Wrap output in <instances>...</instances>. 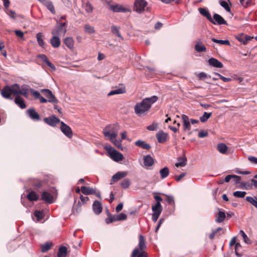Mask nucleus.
<instances>
[{
  "mask_svg": "<svg viewBox=\"0 0 257 257\" xmlns=\"http://www.w3.org/2000/svg\"><path fill=\"white\" fill-rule=\"evenodd\" d=\"M246 200L251 203L253 206L257 208V198H253L250 196H247L245 198Z\"/></svg>",
  "mask_w": 257,
  "mask_h": 257,
  "instance_id": "nucleus-43",
  "label": "nucleus"
},
{
  "mask_svg": "<svg viewBox=\"0 0 257 257\" xmlns=\"http://www.w3.org/2000/svg\"><path fill=\"white\" fill-rule=\"evenodd\" d=\"M44 121L50 126H55L58 123L60 122V120L55 115H52L49 117H45Z\"/></svg>",
  "mask_w": 257,
  "mask_h": 257,
  "instance_id": "nucleus-11",
  "label": "nucleus"
},
{
  "mask_svg": "<svg viewBox=\"0 0 257 257\" xmlns=\"http://www.w3.org/2000/svg\"><path fill=\"white\" fill-rule=\"evenodd\" d=\"M66 32V23H61L57 26L52 31L53 35H60L61 34L64 35Z\"/></svg>",
  "mask_w": 257,
  "mask_h": 257,
  "instance_id": "nucleus-10",
  "label": "nucleus"
},
{
  "mask_svg": "<svg viewBox=\"0 0 257 257\" xmlns=\"http://www.w3.org/2000/svg\"><path fill=\"white\" fill-rule=\"evenodd\" d=\"M64 43L66 46L70 49H72L74 47V41L71 37L66 38L64 39Z\"/></svg>",
  "mask_w": 257,
  "mask_h": 257,
  "instance_id": "nucleus-31",
  "label": "nucleus"
},
{
  "mask_svg": "<svg viewBox=\"0 0 257 257\" xmlns=\"http://www.w3.org/2000/svg\"><path fill=\"white\" fill-rule=\"evenodd\" d=\"M15 34L17 36L20 37L21 39H24V33L20 30H16L15 31Z\"/></svg>",
  "mask_w": 257,
  "mask_h": 257,
  "instance_id": "nucleus-59",
  "label": "nucleus"
},
{
  "mask_svg": "<svg viewBox=\"0 0 257 257\" xmlns=\"http://www.w3.org/2000/svg\"><path fill=\"white\" fill-rule=\"evenodd\" d=\"M214 22H215L214 25L218 24L219 25H227L226 21L219 15L217 14H215L213 15V19Z\"/></svg>",
  "mask_w": 257,
  "mask_h": 257,
  "instance_id": "nucleus-18",
  "label": "nucleus"
},
{
  "mask_svg": "<svg viewBox=\"0 0 257 257\" xmlns=\"http://www.w3.org/2000/svg\"><path fill=\"white\" fill-rule=\"evenodd\" d=\"M148 5V2L145 0H135L134 10L139 14L143 13L145 8Z\"/></svg>",
  "mask_w": 257,
  "mask_h": 257,
  "instance_id": "nucleus-6",
  "label": "nucleus"
},
{
  "mask_svg": "<svg viewBox=\"0 0 257 257\" xmlns=\"http://www.w3.org/2000/svg\"><path fill=\"white\" fill-rule=\"evenodd\" d=\"M29 89L26 85H23L21 87L18 84H14L10 86H5L1 90V93L2 96L8 99L12 100L11 95H22L25 97H28Z\"/></svg>",
  "mask_w": 257,
  "mask_h": 257,
  "instance_id": "nucleus-1",
  "label": "nucleus"
},
{
  "mask_svg": "<svg viewBox=\"0 0 257 257\" xmlns=\"http://www.w3.org/2000/svg\"><path fill=\"white\" fill-rule=\"evenodd\" d=\"M53 244L51 242H46L41 245V251L43 252H46L49 250L52 246Z\"/></svg>",
  "mask_w": 257,
  "mask_h": 257,
  "instance_id": "nucleus-40",
  "label": "nucleus"
},
{
  "mask_svg": "<svg viewBox=\"0 0 257 257\" xmlns=\"http://www.w3.org/2000/svg\"><path fill=\"white\" fill-rule=\"evenodd\" d=\"M84 30L86 33L88 34H93L95 33L94 27L91 26L89 24H86L85 25Z\"/></svg>",
  "mask_w": 257,
  "mask_h": 257,
  "instance_id": "nucleus-45",
  "label": "nucleus"
},
{
  "mask_svg": "<svg viewBox=\"0 0 257 257\" xmlns=\"http://www.w3.org/2000/svg\"><path fill=\"white\" fill-rule=\"evenodd\" d=\"M239 233L242 236L243 240L246 243H250L249 239L248 238L247 236L243 230H240Z\"/></svg>",
  "mask_w": 257,
  "mask_h": 257,
  "instance_id": "nucleus-50",
  "label": "nucleus"
},
{
  "mask_svg": "<svg viewBox=\"0 0 257 257\" xmlns=\"http://www.w3.org/2000/svg\"><path fill=\"white\" fill-rule=\"evenodd\" d=\"M41 199L48 203H52L53 202V196L50 193L44 191L42 194Z\"/></svg>",
  "mask_w": 257,
  "mask_h": 257,
  "instance_id": "nucleus-16",
  "label": "nucleus"
},
{
  "mask_svg": "<svg viewBox=\"0 0 257 257\" xmlns=\"http://www.w3.org/2000/svg\"><path fill=\"white\" fill-rule=\"evenodd\" d=\"M182 119L183 122L184 131H190L191 130V124L188 116L185 114H183L182 115Z\"/></svg>",
  "mask_w": 257,
  "mask_h": 257,
  "instance_id": "nucleus-21",
  "label": "nucleus"
},
{
  "mask_svg": "<svg viewBox=\"0 0 257 257\" xmlns=\"http://www.w3.org/2000/svg\"><path fill=\"white\" fill-rule=\"evenodd\" d=\"M14 101L21 108L24 109L26 107L24 99L19 95H16Z\"/></svg>",
  "mask_w": 257,
  "mask_h": 257,
  "instance_id": "nucleus-24",
  "label": "nucleus"
},
{
  "mask_svg": "<svg viewBox=\"0 0 257 257\" xmlns=\"http://www.w3.org/2000/svg\"><path fill=\"white\" fill-rule=\"evenodd\" d=\"M157 126H158L157 123L154 122L152 123V124L148 125L147 127V129L149 131H155L157 130Z\"/></svg>",
  "mask_w": 257,
  "mask_h": 257,
  "instance_id": "nucleus-51",
  "label": "nucleus"
},
{
  "mask_svg": "<svg viewBox=\"0 0 257 257\" xmlns=\"http://www.w3.org/2000/svg\"><path fill=\"white\" fill-rule=\"evenodd\" d=\"M109 126H107L103 131V133L105 137H108L111 142L119 149L122 150L121 146V141L120 140H117L116 138L117 137V133H111L109 130Z\"/></svg>",
  "mask_w": 257,
  "mask_h": 257,
  "instance_id": "nucleus-4",
  "label": "nucleus"
},
{
  "mask_svg": "<svg viewBox=\"0 0 257 257\" xmlns=\"http://www.w3.org/2000/svg\"><path fill=\"white\" fill-rule=\"evenodd\" d=\"M135 145L142 149L149 150L151 148V146L149 144L146 143L144 141L138 140L135 143Z\"/></svg>",
  "mask_w": 257,
  "mask_h": 257,
  "instance_id": "nucleus-29",
  "label": "nucleus"
},
{
  "mask_svg": "<svg viewBox=\"0 0 257 257\" xmlns=\"http://www.w3.org/2000/svg\"><path fill=\"white\" fill-rule=\"evenodd\" d=\"M152 209L154 213H161L162 211V207L161 203H156L155 205L152 206Z\"/></svg>",
  "mask_w": 257,
  "mask_h": 257,
  "instance_id": "nucleus-35",
  "label": "nucleus"
},
{
  "mask_svg": "<svg viewBox=\"0 0 257 257\" xmlns=\"http://www.w3.org/2000/svg\"><path fill=\"white\" fill-rule=\"evenodd\" d=\"M27 198L30 201H35L39 199V196L35 191H31L27 195Z\"/></svg>",
  "mask_w": 257,
  "mask_h": 257,
  "instance_id": "nucleus-28",
  "label": "nucleus"
},
{
  "mask_svg": "<svg viewBox=\"0 0 257 257\" xmlns=\"http://www.w3.org/2000/svg\"><path fill=\"white\" fill-rule=\"evenodd\" d=\"M58 35H53L50 39V43L52 47L55 48H58L61 44V41Z\"/></svg>",
  "mask_w": 257,
  "mask_h": 257,
  "instance_id": "nucleus-23",
  "label": "nucleus"
},
{
  "mask_svg": "<svg viewBox=\"0 0 257 257\" xmlns=\"http://www.w3.org/2000/svg\"><path fill=\"white\" fill-rule=\"evenodd\" d=\"M85 10L87 13H91L93 11V7L92 5L89 2H87L84 6Z\"/></svg>",
  "mask_w": 257,
  "mask_h": 257,
  "instance_id": "nucleus-47",
  "label": "nucleus"
},
{
  "mask_svg": "<svg viewBox=\"0 0 257 257\" xmlns=\"http://www.w3.org/2000/svg\"><path fill=\"white\" fill-rule=\"evenodd\" d=\"M232 179H233V181L235 182V183L237 184L240 182V181L241 180V177L235 175H233Z\"/></svg>",
  "mask_w": 257,
  "mask_h": 257,
  "instance_id": "nucleus-63",
  "label": "nucleus"
},
{
  "mask_svg": "<svg viewBox=\"0 0 257 257\" xmlns=\"http://www.w3.org/2000/svg\"><path fill=\"white\" fill-rule=\"evenodd\" d=\"M81 191L85 195L94 194L95 193V189L85 186L81 187Z\"/></svg>",
  "mask_w": 257,
  "mask_h": 257,
  "instance_id": "nucleus-26",
  "label": "nucleus"
},
{
  "mask_svg": "<svg viewBox=\"0 0 257 257\" xmlns=\"http://www.w3.org/2000/svg\"><path fill=\"white\" fill-rule=\"evenodd\" d=\"M60 124V130L68 138H72L73 136V132L71 127L63 121H61Z\"/></svg>",
  "mask_w": 257,
  "mask_h": 257,
  "instance_id": "nucleus-9",
  "label": "nucleus"
},
{
  "mask_svg": "<svg viewBox=\"0 0 257 257\" xmlns=\"http://www.w3.org/2000/svg\"><path fill=\"white\" fill-rule=\"evenodd\" d=\"M239 2L243 7L246 8L249 6L251 0H240Z\"/></svg>",
  "mask_w": 257,
  "mask_h": 257,
  "instance_id": "nucleus-52",
  "label": "nucleus"
},
{
  "mask_svg": "<svg viewBox=\"0 0 257 257\" xmlns=\"http://www.w3.org/2000/svg\"><path fill=\"white\" fill-rule=\"evenodd\" d=\"M67 253V248L66 246H61L58 250V257H66Z\"/></svg>",
  "mask_w": 257,
  "mask_h": 257,
  "instance_id": "nucleus-34",
  "label": "nucleus"
},
{
  "mask_svg": "<svg viewBox=\"0 0 257 257\" xmlns=\"http://www.w3.org/2000/svg\"><path fill=\"white\" fill-rule=\"evenodd\" d=\"M215 74L216 75L218 76L220 79H221L223 81H224L225 82H227L230 81L231 80V78L225 77L223 76L222 75H221V74H220L219 73H215Z\"/></svg>",
  "mask_w": 257,
  "mask_h": 257,
  "instance_id": "nucleus-53",
  "label": "nucleus"
},
{
  "mask_svg": "<svg viewBox=\"0 0 257 257\" xmlns=\"http://www.w3.org/2000/svg\"><path fill=\"white\" fill-rule=\"evenodd\" d=\"M130 185L131 181L128 178L123 179L120 183L121 187L124 189L128 188Z\"/></svg>",
  "mask_w": 257,
  "mask_h": 257,
  "instance_id": "nucleus-42",
  "label": "nucleus"
},
{
  "mask_svg": "<svg viewBox=\"0 0 257 257\" xmlns=\"http://www.w3.org/2000/svg\"><path fill=\"white\" fill-rule=\"evenodd\" d=\"M219 4L226 11L228 12H230V8L226 2L224 0H220Z\"/></svg>",
  "mask_w": 257,
  "mask_h": 257,
  "instance_id": "nucleus-46",
  "label": "nucleus"
},
{
  "mask_svg": "<svg viewBox=\"0 0 257 257\" xmlns=\"http://www.w3.org/2000/svg\"><path fill=\"white\" fill-rule=\"evenodd\" d=\"M156 138L159 143L163 144L168 140L169 136L167 133L164 132L163 131H159L156 134Z\"/></svg>",
  "mask_w": 257,
  "mask_h": 257,
  "instance_id": "nucleus-12",
  "label": "nucleus"
},
{
  "mask_svg": "<svg viewBox=\"0 0 257 257\" xmlns=\"http://www.w3.org/2000/svg\"><path fill=\"white\" fill-rule=\"evenodd\" d=\"M208 62L209 65L216 68H221L223 67V65L221 62L214 58L209 59Z\"/></svg>",
  "mask_w": 257,
  "mask_h": 257,
  "instance_id": "nucleus-20",
  "label": "nucleus"
},
{
  "mask_svg": "<svg viewBox=\"0 0 257 257\" xmlns=\"http://www.w3.org/2000/svg\"><path fill=\"white\" fill-rule=\"evenodd\" d=\"M211 115L212 112L208 113L207 112H205L203 115L200 117V120L202 122H205L211 116Z\"/></svg>",
  "mask_w": 257,
  "mask_h": 257,
  "instance_id": "nucleus-44",
  "label": "nucleus"
},
{
  "mask_svg": "<svg viewBox=\"0 0 257 257\" xmlns=\"http://www.w3.org/2000/svg\"><path fill=\"white\" fill-rule=\"evenodd\" d=\"M31 92L36 99H39L41 96L39 92L35 91L33 89H31Z\"/></svg>",
  "mask_w": 257,
  "mask_h": 257,
  "instance_id": "nucleus-55",
  "label": "nucleus"
},
{
  "mask_svg": "<svg viewBox=\"0 0 257 257\" xmlns=\"http://www.w3.org/2000/svg\"><path fill=\"white\" fill-rule=\"evenodd\" d=\"M127 175L126 172H118L114 174L111 179L110 184H113L114 182H117L120 179L124 178Z\"/></svg>",
  "mask_w": 257,
  "mask_h": 257,
  "instance_id": "nucleus-13",
  "label": "nucleus"
},
{
  "mask_svg": "<svg viewBox=\"0 0 257 257\" xmlns=\"http://www.w3.org/2000/svg\"><path fill=\"white\" fill-rule=\"evenodd\" d=\"M154 159L150 155L144 156V163L145 166L151 167L154 164Z\"/></svg>",
  "mask_w": 257,
  "mask_h": 257,
  "instance_id": "nucleus-25",
  "label": "nucleus"
},
{
  "mask_svg": "<svg viewBox=\"0 0 257 257\" xmlns=\"http://www.w3.org/2000/svg\"><path fill=\"white\" fill-rule=\"evenodd\" d=\"M199 12L204 17H205L208 21H209L211 23L215 24L214 20L211 17L209 11L207 10L205 8H200L199 9Z\"/></svg>",
  "mask_w": 257,
  "mask_h": 257,
  "instance_id": "nucleus-17",
  "label": "nucleus"
},
{
  "mask_svg": "<svg viewBox=\"0 0 257 257\" xmlns=\"http://www.w3.org/2000/svg\"><path fill=\"white\" fill-rule=\"evenodd\" d=\"M34 215L37 218V221H40L44 217L43 213L39 210H36L34 212Z\"/></svg>",
  "mask_w": 257,
  "mask_h": 257,
  "instance_id": "nucleus-49",
  "label": "nucleus"
},
{
  "mask_svg": "<svg viewBox=\"0 0 257 257\" xmlns=\"http://www.w3.org/2000/svg\"><path fill=\"white\" fill-rule=\"evenodd\" d=\"M105 150L109 153L110 158L115 162H119L123 160L122 154L113 149L110 145L105 146Z\"/></svg>",
  "mask_w": 257,
  "mask_h": 257,
  "instance_id": "nucleus-5",
  "label": "nucleus"
},
{
  "mask_svg": "<svg viewBox=\"0 0 257 257\" xmlns=\"http://www.w3.org/2000/svg\"><path fill=\"white\" fill-rule=\"evenodd\" d=\"M27 113L29 117L34 120L39 121L40 120L39 114L36 111L34 108H30L27 110Z\"/></svg>",
  "mask_w": 257,
  "mask_h": 257,
  "instance_id": "nucleus-15",
  "label": "nucleus"
},
{
  "mask_svg": "<svg viewBox=\"0 0 257 257\" xmlns=\"http://www.w3.org/2000/svg\"><path fill=\"white\" fill-rule=\"evenodd\" d=\"M195 50L198 52H205L206 50L205 46L201 42H198L195 46Z\"/></svg>",
  "mask_w": 257,
  "mask_h": 257,
  "instance_id": "nucleus-33",
  "label": "nucleus"
},
{
  "mask_svg": "<svg viewBox=\"0 0 257 257\" xmlns=\"http://www.w3.org/2000/svg\"><path fill=\"white\" fill-rule=\"evenodd\" d=\"M125 92V88H120L115 90H111L108 93L107 96H111L115 94H122Z\"/></svg>",
  "mask_w": 257,
  "mask_h": 257,
  "instance_id": "nucleus-37",
  "label": "nucleus"
},
{
  "mask_svg": "<svg viewBox=\"0 0 257 257\" xmlns=\"http://www.w3.org/2000/svg\"><path fill=\"white\" fill-rule=\"evenodd\" d=\"M117 216L118 221L124 220L127 218L126 215L123 213H120L119 214L117 215Z\"/></svg>",
  "mask_w": 257,
  "mask_h": 257,
  "instance_id": "nucleus-56",
  "label": "nucleus"
},
{
  "mask_svg": "<svg viewBox=\"0 0 257 257\" xmlns=\"http://www.w3.org/2000/svg\"><path fill=\"white\" fill-rule=\"evenodd\" d=\"M146 248L145 238L143 235H140L139 247L133 250L132 257H148L147 252L145 251Z\"/></svg>",
  "mask_w": 257,
  "mask_h": 257,
  "instance_id": "nucleus-3",
  "label": "nucleus"
},
{
  "mask_svg": "<svg viewBox=\"0 0 257 257\" xmlns=\"http://www.w3.org/2000/svg\"><path fill=\"white\" fill-rule=\"evenodd\" d=\"M158 97L155 95L151 97H147L137 103L135 107V112L138 116L146 114L151 107L152 105L158 100Z\"/></svg>",
  "mask_w": 257,
  "mask_h": 257,
  "instance_id": "nucleus-2",
  "label": "nucleus"
},
{
  "mask_svg": "<svg viewBox=\"0 0 257 257\" xmlns=\"http://www.w3.org/2000/svg\"><path fill=\"white\" fill-rule=\"evenodd\" d=\"M38 58L41 59L45 63H46V62L49 60L47 57L44 54H40L38 55Z\"/></svg>",
  "mask_w": 257,
  "mask_h": 257,
  "instance_id": "nucleus-62",
  "label": "nucleus"
},
{
  "mask_svg": "<svg viewBox=\"0 0 257 257\" xmlns=\"http://www.w3.org/2000/svg\"><path fill=\"white\" fill-rule=\"evenodd\" d=\"M160 173L161 178H166L169 174V169L168 167H165L160 170Z\"/></svg>",
  "mask_w": 257,
  "mask_h": 257,
  "instance_id": "nucleus-39",
  "label": "nucleus"
},
{
  "mask_svg": "<svg viewBox=\"0 0 257 257\" xmlns=\"http://www.w3.org/2000/svg\"><path fill=\"white\" fill-rule=\"evenodd\" d=\"M187 158L185 156H184L178 159V162L175 164V166L177 167H184L187 164Z\"/></svg>",
  "mask_w": 257,
  "mask_h": 257,
  "instance_id": "nucleus-32",
  "label": "nucleus"
},
{
  "mask_svg": "<svg viewBox=\"0 0 257 257\" xmlns=\"http://www.w3.org/2000/svg\"><path fill=\"white\" fill-rule=\"evenodd\" d=\"M93 210L96 214H100L102 210V207L101 203L97 200L94 201L92 205Z\"/></svg>",
  "mask_w": 257,
  "mask_h": 257,
  "instance_id": "nucleus-22",
  "label": "nucleus"
},
{
  "mask_svg": "<svg viewBox=\"0 0 257 257\" xmlns=\"http://www.w3.org/2000/svg\"><path fill=\"white\" fill-rule=\"evenodd\" d=\"M198 77L201 80H204L207 77V74L204 72H201L198 74Z\"/></svg>",
  "mask_w": 257,
  "mask_h": 257,
  "instance_id": "nucleus-61",
  "label": "nucleus"
},
{
  "mask_svg": "<svg viewBox=\"0 0 257 257\" xmlns=\"http://www.w3.org/2000/svg\"><path fill=\"white\" fill-rule=\"evenodd\" d=\"M46 184V182L45 180H39L38 179H34L32 183L33 187L35 189H39L42 188Z\"/></svg>",
  "mask_w": 257,
  "mask_h": 257,
  "instance_id": "nucleus-19",
  "label": "nucleus"
},
{
  "mask_svg": "<svg viewBox=\"0 0 257 257\" xmlns=\"http://www.w3.org/2000/svg\"><path fill=\"white\" fill-rule=\"evenodd\" d=\"M233 194V196L236 197L243 198L246 194V192L244 191H237L234 192Z\"/></svg>",
  "mask_w": 257,
  "mask_h": 257,
  "instance_id": "nucleus-48",
  "label": "nucleus"
},
{
  "mask_svg": "<svg viewBox=\"0 0 257 257\" xmlns=\"http://www.w3.org/2000/svg\"><path fill=\"white\" fill-rule=\"evenodd\" d=\"M41 92L48 98V102L55 103H58V100L49 89H43L41 90Z\"/></svg>",
  "mask_w": 257,
  "mask_h": 257,
  "instance_id": "nucleus-8",
  "label": "nucleus"
},
{
  "mask_svg": "<svg viewBox=\"0 0 257 257\" xmlns=\"http://www.w3.org/2000/svg\"><path fill=\"white\" fill-rule=\"evenodd\" d=\"M208 133L206 131H200L198 133V137L200 138L206 137L208 136Z\"/></svg>",
  "mask_w": 257,
  "mask_h": 257,
  "instance_id": "nucleus-58",
  "label": "nucleus"
},
{
  "mask_svg": "<svg viewBox=\"0 0 257 257\" xmlns=\"http://www.w3.org/2000/svg\"><path fill=\"white\" fill-rule=\"evenodd\" d=\"M227 146L223 143H220L217 145V150L221 154H225L227 151Z\"/></svg>",
  "mask_w": 257,
  "mask_h": 257,
  "instance_id": "nucleus-38",
  "label": "nucleus"
},
{
  "mask_svg": "<svg viewBox=\"0 0 257 257\" xmlns=\"http://www.w3.org/2000/svg\"><path fill=\"white\" fill-rule=\"evenodd\" d=\"M245 35L243 34H239L238 36L236 37V39L238 40L239 42L242 43L243 44H245V41H244Z\"/></svg>",
  "mask_w": 257,
  "mask_h": 257,
  "instance_id": "nucleus-54",
  "label": "nucleus"
},
{
  "mask_svg": "<svg viewBox=\"0 0 257 257\" xmlns=\"http://www.w3.org/2000/svg\"><path fill=\"white\" fill-rule=\"evenodd\" d=\"M110 2V1L108 2L107 4L109 9L114 13H126L130 12V10L128 8L124 7L122 5L119 4L111 5Z\"/></svg>",
  "mask_w": 257,
  "mask_h": 257,
  "instance_id": "nucleus-7",
  "label": "nucleus"
},
{
  "mask_svg": "<svg viewBox=\"0 0 257 257\" xmlns=\"http://www.w3.org/2000/svg\"><path fill=\"white\" fill-rule=\"evenodd\" d=\"M161 213H154L152 214V220L154 222H156L160 215Z\"/></svg>",
  "mask_w": 257,
  "mask_h": 257,
  "instance_id": "nucleus-60",
  "label": "nucleus"
},
{
  "mask_svg": "<svg viewBox=\"0 0 257 257\" xmlns=\"http://www.w3.org/2000/svg\"><path fill=\"white\" fill-rule=\"evenodd\" d=\"M167 197V201L168 203L170 205H174L175 204L174 198L171 196H166Z\"/></svg>",
  "mask_w": 257,
  "mask_h": 257,
  "instance_id": "nucleus-57",
  "label": "nucleus"
},
{
  "mask_svg": "<svg viewBox=\"0 0 257 257\" xmlns=\"http://www.w3.org/2000/svg\"><path fill=\"white\" fill-rule=\"evenodd\" d=\"M36 38L39 46L44 48L45 43L44 41V37L43 34L42 33H38L36 35Z\"/></svg>",
  "mask_w": 257,
  "mask_h": 257,
  "instance_id": "nucleus-30",
  "label": "nucleus"
},
{
  "mask_svg": "<svg viewBox=\"0 0 257 257\" xmlns=\"http://www.w3.org/2000/svg\"><path fill=\"white\" fill-rule=\"evenodd\" d=\"M248 160L252 163L257 164V158L250 156L248 157Z\"/></svg>",
  "mask_w": 257,
  "mask_h": 257,
  "instance_id": "nucleus-64",
  "label": "nucleus"
},
{
  "mask_svg": "<svg viewBox=\"0 0 257 257\" xmlns=\"http://www.w3.org/2000/svg\"><path fill=\"white\" fill-rule=\"evenodd\" d=\"M111 32L114 34L119 38L121 40H123V38L121 35L120 33L119 32V29L117 28L115 26L113 25L111 27Z\"/></svg>",
  "mask_w": 257,
  "mask_h": 257,
  "instance_id": "nucleus-36",
  "label": "nucleus"
},
{
  "mask_svg": "<svg viewBox=\"0 0 257 257\" xmlns=\"http://www.w3.org/2000/svg\"><path fill=\"white\" fill-rule=\"evenodd\" d=\"M226 217L225 212L219 210L215 216V221L221 223L224 221Z\"/></svg>",
  "mask_w": 257,
  "mask_h": 257,
  "instance_id": "nucleus-27",
  "label": "nucleus"
},
{
  "mask_svg": "<svg viewBox=\"0 0 257 257\" xmlns=\"http://www.w3.org/2000/svg\"><path fill=\"white\" fill-rule=\"evenodd\" d=\"M212 41H213L214 43L219 44L220 45H230V42L228 40H217L215 38H212L211 39Z\"/></svg>",
  "mask_w": 257,
  "mask_h": 257,
  "instance_id": "nucleus-41",
  "label": "nucleus"
},
{
  "mask_svg": "<svg viewBox=\"0 0 257 257\" xmlns=\"http://www.w3.org/2000/svg\"><path fill=\"white\" fill-rule=\"evenodd\" d=\"M43 5H44L48 10H49L53 14H55L56 12L53 3L50 0H38Z\"/></svg>",
  "mask_w": 257,
  "mask_h": 257,
  "instance_id": "nucleus-14",
  "label": "nucleus"
}]
</instances>
